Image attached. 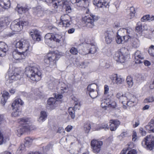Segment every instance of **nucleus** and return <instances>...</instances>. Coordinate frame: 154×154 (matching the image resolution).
<instances>
[{
  "instance_id": "obj_2",
  "label": "nucleus",
  "mask_w": 154,
  "mask_h": 154,
  "mask_svg": "<svg viewBox=\"0 0 154 154\" xmlns=\"http://www.w3.org/2000/svg\"><path fill=\"white\" fill-rule=\"evenodd\" d=\"M19 122L23 125L19 127L17 130L16 134L18 137H20L24 132H28L31 129V126L29 125L30 121L27 118H23L19 119Z\"/></svg>"
},
{
  "instance_id": "obj_47",
  "label": "nucleus",
  "mask_w": 154,
  "mask_h": 154,
  "mask_svg": "<svg viewBox=\"0 0 154 154\" xmlns=\"http://www.w3.org/2000/svg\"><path fill=\"white\" fill-rule=\"evenodd\" d=\"M110 104H109L108 107H111L112 108H115L116 107V103L115 102L111 100L110 99Z\"/></svg>"
},
{
  "instance_id": "obj_24",
  "label": "nucleus",
  "mask_w": 154,
  "mask_h": 154,
  "mask_svg": "<svg viewBox=\"0 0 154 154\" xmlns=\"http://www.w3.org/2000/svg\"><path fill=\"white\" fill-rule=\"evenodd\" d=\"M68 3L67 1H59L58 0H56L54 3L53 4V6L55 8H57L59 6H62L63 7H64L65 5Z\"/></svg>"
},
{
  "instance_id": "obj_40",
  "label": "nucleus",
  "mask_w": 154,
  "mask_h": 154,
  "mask_svg": "<svg viewBox=\"0 0 154 154\" xmlns=\"http://www.w3.org/2000/svg\"><path fill=\"white\" fill-rule=\"evenodd\" d=\"M142 26L141 22L139 21L137 22L136 27L135 30L136 32H139L142 31Z\"/></svg>"
},
{
  "instance_id": "obj_32",
  "label": "nucleus",
  "mask_w": 154,
  "mask_h": 154,
  "mask_svg": "<svg viewBox=\"0 0 154 154\" xmlns=\"http://www.w3.org/2000/svg\"><path fill=\"white\" fill-rule=\"evenodd\" d=\"M69 115L72 119H74L75 117V109L72 107H69L68 109Z\"/></svg>"
},
{
  "instance_id": "obj_50",
  "label": "nucleus",
  "mask_w": 154,
  "mask_h": 154,
  "mask_svg": "<svg viewBox=\"0 0 154 154\" xmlns=\"http://www.w3.org/2000/svg\"><path fill=\"white\" fill-rule=\"evenodd\" d=\"M126 103L127 105L130 107L133 106H135L137 103L135 102L134 103V102H133V101H131V100H128L126 101Z\"/></svg>"
},
{
  "instance_id": "obj_60",
  "label": "nucleus",
  "mask_w": 154,
  "mask_h": 154,
  "mask_svg": "<svg viewBox=\"0 0 154 154\" xmlns=\"http://www.w3.org/2000/svg\"><path fill=\"white\" fill-rule=\"evenodd\" d=\"M137 137L136 132L135 131H134L132 135V140L133 141H135L137 139Z\"/></svg>"
},
{
  "instance_id": "obj_36",
  "label": "nucleus",
  "mask_w": 154,
  "mask_h": 154,
  "mask_svg": "<svg viewBox=\"0 0 154 154\" xmlns=\"http://www.w3.org/2000/svg\"><path fill=\"white\" fill-rule=\"evenodd\" d=\"M126 82L129 88L131 87L133 85L134 82L133 78L130 76H127L126 79Z\"/></svg>"
},
{
  "instance_id": "obj_23",
  "label": "nucleus",
  "mask_w": 154,
  "mask_h": 154,
  "mask_svg": "<svg viewBox=\"0 0 154 154\" xmlns=\"http://www.w3.org/2000/svg\"><path fill=\"white\" fill-rule=\"evenodd\" d=\"M110 99L106 98L101 100V106L102 108L106 109L107 107H108L110 104Z\"/></svg>"
},
{
  "instance_id": "obj_8",
  "label": "nucleus",
  "mask_w": 154,
  "mask_h": 154,
  "mask_svg": "<svg viewBox=\"0 0 154 154\" xmlns=\"http://www.w3.org/2000/svg\"><path fill=\"white\" fill-rule=\"evenodd\" d=\"M60 20L61 21L60 22V24L62 25L63 27L66 28L69 27L72 23L71 18L67 14H65L62 16Z\"/></svg>"
},
{
  "instance_id": "obj_29",
  "label": "nucleus",
  "mask_w": 154,
  "mask_h": 154,
  "mask_svg": "<svg viewBox=\"0 0 154 154\" xmlns=\"http://www.w3.org/2000/svg\"><path fill=\"white\" fill-rule=\"evenodd\" d=\"M9 78L12 80H17L20 78V76L18 73H14L9 74Z\"/></svg>"
},
{
  "instance_id": "obj_59",
  "label": "nucleus",
  "mask_w": 154,
  "mask_h": 154,
  "mask_svg": "<svg viewBox=\"0 0 154 154\" xmlns=\"http://www.w3.org/2000/svg\"><path fill=\"white\" fill-rule=\"evenodd\" d=\"M154 51V45H152L149 47L148 52L150 55H153V54L152 53V51Z\"/></svg>"
},
{
  "instance_id": "obj_45",
  "label": "nucleus",
  "mask_w": 154,
  "mask_h": 154,
  "mask_svg": "<svg viewBox=\"0 0 154 154\" xmlns=\"http://www.w3.org/2000/svg\"><path fill=\"white\" fill-rule=\"evenodd\" d=\"M117 43L118 44L124 43L123 38L122 37L120 36L119 35H116V39Z\"/></svg>"
},
{
  "instance_id": "obj_56",
  "label": "nucleus",
  "mask_w": 154,
  "mask_h": 154,
  "mask_svg": "<svg viewBox=\"0 0 154 154\" xmlns=\"http://www.w3.org/2000/svg\"><path fill=\"white\" fill-rule=\"evenodd\" d=\"M132 35H125L123 37V40L124 41V43L125 42H126L128 41V39L131 38Z\"/></svg>"
},
{
  "instance_id": "obj_3",
  "label": "nucleus",
  "mask_w": 154,
  "mask_h": 154,
  "mask_svg": "<svg viewBox=\"0 0 154 154\" xmlns=\"http://www.w3.org/2000/svg\"><path fill=\"white\" fill-rule=\"evenodd\" d=\"M61 57L58 51L49 53L47 57V58L44 60L45 62L48 63L50 66H56V61Z\"/></svg>"
},
{
  "instance_id": "obj_25",
  "label": "nucleus",
  "mask_w": 154,
  "mask_h": 154,
  "mask_svg": "<svg viewBox=\"0 0 154 154\" xmlns=\"http://www.w3.org/2000/svg\"><path fill=\"white\" fill-rule=\"evenodd\" d=\"M130 93H127L125 94L124 95L122 94V96L120 98V100L119 101L122 104H125L124 102H126V101L128 100V98H129L130 97Z\"/></svg>"
},
{
  "instance_id": "obj_48",
  "label": "nucleus",
  "mask_w": 154,
  "mask_h": 154,
  "mask_svg": "<svg viewBox=\"0 0 154 154\" xmlns=\"http://www.w3.org/2000/svg\"><path fill=\"white\" fill-rule=\"evenodd\" d=\"M130 97L128 98V100H131V101H132L134 103L135 102L137 103L136 101L137 100V99L136 97L134 96V95L132 94H130Z\"/></svg>"
},
{
  "instance_id": "obj_28",
  "label": "nucleus",
  "mask_w": 154,
  "mask_h": 154,
  "mask_svg": "<svg viewBox=\"0 0 154 154\" xmlns=\"http://www.w3.org/2000/svg\"><path fill=\"white\" fill-rule=\"evenodd\" d=\"M9 22L7 18H5L2 20L0 21V27L5 28L9 24Z\"/></svg>"
},
{
  "instance_id": "obj_34",
  "label": "nucleus",
  "mask_w": 154,
  "mask_h": 154,
  "mask_svg": "<svg viewBox=\"0 0 154 154\" xmlns=\"http://www.w3.org/2000/svg\"><path fill=\"white\" fill-rule=\"evenodd\" d=\"M154 20V16L150 17L149 15H146L144 16L141 19V21L144 22L145 21L150 20L152 21Z\"/></svg>"
},
{
  "instance_id": "obj_62",
  "label": "nucleus",
  "mask_w": 154,
  "mask_h": 154,
  "mask_svg": "<svg viewBox=\"0 0 154 154\" xmlns=\"http://www.w3.org/2000/svg\"><path fill=\"white\" fill-rule=\"evenodd\" d=\"M139 131L142 136H145L146 134V131L144 130L142 128H140Z\"/></svg>"
},
{
  "instance_id": "obj_22",
  "label": "nucleus",
  "mask_w": 154,
  "mask_h": 154,
  "mask_svg": "<svg viewBox=\"0 0 154 154\" xmlns=\"http://www.w3.org/2000/svg\"><path fill=\"white\" fill-rule=\"evenodd\" d=\"M45 43L48 45L50 44L53 40V34L51 33H47L45 35Z\"/></svg>"
},
{
  "instance_id": "obj_10",
  "label": "nucleus",
  "mask_w": 154,
  "mask_h": 154,
  "mask_svg": "<svg viewBox=\"0 0 154 154\" xmlns=\"http://www.w3.org/2000/svg\"><path fill=\"white\" fill-rule=\"evenodd\" d=\"M28 55V53L19 52L17 50L13 51L12 53L13 57L17 60L24 59Z\"/></svg>"
},
{
  "instance_id": "obj_54",
  "label": "nucleus",
  "mask_w": 154,
  "mask_h": 154,
  "mask_svg": "<svg viewBox=\"0 0 154 154\" xmlns=\"http://www.w3.org/2000/svg\"><path fill=\"white\" fill-rule=\"evenodd\" d=\"M60 92L61 93H64L65 92H67L68 91V88L67 87H62L60 88Z\"/></svg>"
},
{
  "instance_id": "obj_57",
  "label": "nucleus",
  "mask_w": 154,
  "mask_h": 154,
  "mask_svg": "<svg viewBox=\"0 0 154 154\" xmlns=\"http://www.w3.org/2000/svg\"><path fill=\"white\" fill-rule=\"evenodd\" d=\"M53 145L51 144H49L47 146L44 147L43 149L46 151H47L49 150L50 149L52 148L53 147Z\"/></svg>"
},
{
  "instance_id": "obj_16",
  "label": "nucleus",
  "mask_w": 154,
  "mask_h": 154,
  "mask_svg": "<svg viewBox=\"0 0 154 154\" xmlns=\"http://www.w3.org/2000/svg\"><path fill=\"white\" fill-rule=\"evenodd\" d=\"M110 129L111 131H114L120 125V122L118 120H111L110 121Z\"/></svg>"
},
{
  "instance_id": "obj_33",
  "label": "nucleus",
  "mask_w": 154,
  "mask_h": 154,
  "mask_svg": "<svg viewBox=\"0 0 154 154\" xmlns=\"http://www.w3.org/2000/svg\"><path fill=\"white\" fill-rule=\"evenodd\" d=\"M62 36L58 34H53V41L59 43L61 40Z\"/></svg>"
},
{
  "instance_id": "obj_51",
  "label": "nucleus",
  "mask_w": 154,
  "mask_h": 154,
  "mask_svg": "<svg viewBox=\"0 0 154 154\" xmlns=\"http://www.w3.org/2000/svg\"><path fill=\"white\" fill-rule=\"evenodd\" d=\"M154 101V97H149L148 98H146L144 100V102L146 103L152 102Z\"/></svg>"
},
{
  "instance_id": "obj_14",
  "label": "nucleus",
  "mask_w": 154,
  "mask_h": 154,
  "mask_svg": "<svg viewBox=\"0 0 154 154\" xmlns=\"http://www.w3.org/2000/svg\"><path fill=\"white\" fill-rule=\"evenodd\" d=\"M8 50V45L5 42L0 41V56L3 57L5 56Z\"/></svg>"
},
{
  "instance_id": "obj_61",
  "label": "nucleus",
  "mask_w": 154,
  "mask_h": 154,
  "mask_svg": "<svg viewBox=\"0 0 154 154\" xmlns=\"http://www.w3.org/2000/svg\"><path fill=\"white\" fill-rule=\"evenodd\" d=\"M109 87L108 86L106 85H104V94H106L109 93Z\"/></svg>"
},
{
  "instance_id": "obj_26",
  "label": "nucleus",
  "mask_w": 154,
  "mask_h": 154,
  "mask_svg": "<svg viewBox=\"0 0 154 154\" xmlns=\"http://www.w3.org/2000/svg\"><path fill=\"white\" fill-rule=\"evenodd\" d=\"M13 112L11 114L12 116L14 117L19 116L21 114V110L20 108L12 107Z\"/></svg>"
},
{
  "instance_id": "obj_13",
  "label": "nucleus",
  "mask_w": 154,
  "mask_h": 154,
  "mask_svg": "<svg viewBox=\"0 0 154 154\" xmlns=\"http://www.w3.org/2000/svg\"><path fill=\"white\" fill-rule=\"evenodd\" d=\"M30 35L34 41H39L41 40V36L39 31L36 29L32 30L29 33Z\"/></svg>"
},
{
  "instance_id": "obj_19",
  "label": "nucleus",
  "mask_w": 154,
  "mask_h": 154,
  "mask_svg": "<svg viewBox=\"0 0 154 154\" xmlns=\"http://www.w3.org/2000/svg\"><path fill=\"white\" fill-rule=\"evenodd\" d=\"M9 96V93L8 92L5 91H3L1 98V103L3 105L5 104Z\"/></svg>"
},
{
  "instance_id": "obj_37",
  "label": "nucleus",
  "mask_w": 154,
  "mask_h": 154,
  "mask_svg": "<svg viewBox=\"0 0 154 154\" xmlns=\"http://www.w3.org/2000/svg\"><path fill=\"white\" fill-rule=\"evenodd\" d=\"M126 29L122 28L119 29L117 33L118 35L122 37V38L125 35Z\"/></svg>"
},
{
  "instance_id": "obj_52",
  "label": "nucleus",
  "mask_w": 154,
  "mask_h": 154,
  "mask_svg": "<svg viewBox=\"0 0 154 154\" xmlns=\"http://www.w3.org/2000/svg\"><path fill=\"white\" fill-rule=\"evenodd\" d=\"M100 129H108L109 127L108 125L107 124L104 123L101 124L100 127Z\"/></svg>"
},
{
  "instance_id": "obj_58",
  "label": "nucleus",
  "mask_w": 154,
  "mask_h": 154,
  "mask_svg": "<svg viewBox=\"0 0 154 154\" xmlns=\"http://www.w3.org/2000/svg\"><path fill=\"white\" fill-rule=\"evenodd\" d=\"M88 63L87 62H82L79 65V67L81 68H85L87 66Z\"/></svg>"
},
{
  "instance_id": "obj_12",
  "label": "nucleus",
  "mask_w": 154,
  "mask_h": 154,
  "mask_svg": "<svg viewBox=\"0 0 154 154\" xmlns=\"http://www.w3.org/2000/svg\"><path fill=\"white\" fill-rule=\"evenodd\" d=\"M105 41L107 44H110L114 40L115 35L113 31H107L104 33Z\"/></svg>"
},
{
  "instance_id": "obj_46",
  "label": "nucleus",
  "mask_w": 154,
  "mask_h": 154,
  "mask_svg": "<svg viewBox=\"0 0 154 154\" xmlns=\"http://www.w3.org/2000/svg\"><path fill=\"white\" fill-rule=\"evenodd\" d=\"M27 11V9L22 7L18 8L17 11L19 14H22Z\"/></svg>"
},
{
  "instance_id": "obj_31",
  "label": "nucleus",
  "mask_w": 154,
  "mask_h": 154,
  "mask_svg": "<svg viewBox=\"0 0 154 154\" xmlns=\"http://www.w3.org/2000/svg\"><path fill=\"white\" fill-rule=\"evenodd\" d=\"M57 101V100L54 98L53 97H51L48 99L47 101V108L48 109H49L48 108V106H52L53 105L55 104L56 101Z\"/></svg>"
},
{
  "instance_id": "obj_44",
  "label": "nucleus",
  "mask_w": 154,
  "mask_h": 154,
  "mask_svg": "<svg viewBox=\"0 0 154 154\" xmlns=\"http://www.w3.org/2000/svg\"><path fill=\"white\" fill-rule=\"evenodd\" d=\"M84 128L86 132H88L91 129V125L89 122L85 123L84 125Z\"/></svg>"
},
{
  "instance_id": "obj_11",
  "label": "nucleus",
  "mask_w": 154,
  "mask_h": 154,
  "mask_svg": "<svg viewBox=\"0 0 154 154\" xmlns=\"http://www.w3.org/2000/svg\"><path fill=\"white\" fill-rule=\"evenodd\" d=\"M10 28L14 32H19L22 29V26L20 25V20L17 19L11 23L10 25Z\"/></svg>"
},
{
  "instance_id": "obj_27",
  "label": "nucleus",
  "mask_w": 154,
  "mask_h": 154,
  "mask_svg": "<svg viewBox=\"0 0 154 154\" xmlns=\"http://www.w3.org/2000/svg\"><path fill=\"white\" fill-rule=\"evenodd\" d=\"M40 116L38 119L39 122H43L44 121L47 117V114L45 111H42L40 112Z\"/></svg>"
},
{
  "instance_id": "obj_5",
  "label": "nucleus",
  "mask_w": 154,
  "mask_h": 154,
  "mask_svg": "<svg viewBox=\"0 0 154 154\" xmlns=\"http://www.w3.org/2000/svg\"><path fill=\"white\" fill-rule=\"evenodd\" d=\"M99 18V17L91 14L85 16L83 19V21L86 27L92 28L95 26L94 22L97 21Z\"/></svg>"
},
{
  "instance_id": "obj_53",
  "label": "nucleus",
  "mask_w": 154,
  "mask_h": 154,
  "mask_svg": "<svg viewBox=\"0 0 154 154\" xmlns=\"http://www.w3.org/2000/svg\"><path fill=\"white\" fill-rule=\"evenodd\" d=\"M34 12L35 13H38L41 10V7L40 6H37L36 8L33 9Z\"/></svg>"
},
{
  "instance_id": "obj_20",
  "label": "nucleus",
  "mask_w": 154,
  "mask_h": 154,
  "mask_svg": "<svg viewBox=\"0 0 154 154\" xmlns=\"http://www.w3.org/2000/svg\"><path fill=\"white\" fill-rule=\"evenodd\" d=\"M23 101L20 98H17L12 103L11 106L12 107L20 108V106L19 105L22 106L23 105Z\"/></svg>"
},
{
  "instance_id": "obj_1",
  "label": "nucleus",
  "mask_w": 154,
  "mask_h": 154,
  "mask_svg": "<svg viewBox=\"0 0 154 154\" xmlns=\"http://www.w3.org/2000/svg\"><path fill=\"white\" fill-rule=\"evenodd\" d=\"M25 72L27 76L33 81H38L41 78L42 74L38 66L27 67Z\"/></svg>"
},
{
  "instance_id": "obj_55",
  "label": "nucleus",
  "mask_w": 154,
  "mask_h": 154,
  "mask_svg": "<svg viewBox=\"0 0 154 154\" xmlns=\"http://www.w3.org/2000/svg\"><path fill=\"white\" fill-rule=\"evenodd\" d=\"M126 30L125 33H127V35H132V34L133 33V31L132 29L130 28L126 29Z\"/></svg>"
},
{
  "instance_id": "obj_35",
  "label": "nucleus",
  "mask_w": 154,
  "mask_h": 154,
  "mask_svg": "<svg viewBox=\"0 0 154 154\" xmlns=\"http://www.w3.org/2000/svg\"><path fill=\"white\" fill-rule=\"evenodd\" d=\"M97 84L93 83L89 85L87 88L88 91H95V89L97 88Z\"/></svg>"
},
{
  "instance_id": "obj_38",
  "label": "nucleus",
  "mask_w": 154,
  "mask_h": 154,
  "mask_svg": "<svg viewBox=\"0 0 154 154\" xmlns=\"http://www.w3.org/2000/svg\"><path fill=\"white\" fill-rule=\"evenodd\" d=\"M89 94L90 96L92 98H95L98 96V92L97 91H89Z\"/></svg>"
},
{
  "instance_id": "obj_15",
  "label": "nucleus",
  "mask_w": 154,
  "mask_h": 154,
  "mask_svg": "<svg viewBox=\"0 0 154 154\" xmlns=\"http://www.w3.org/2000/svg\"><path fill=\"white\" fill-rule=\"evenodd\" d=\"M89 46L90 48L88 52L83 51L82 52H81V51L79 50V53L82 55H85L88 54H94L95 53L97 50L96 46L94 45H89Z\"/></svg>"
},
{
  "instance_id": "obj_18",
  "label": "nucleus",
  "mask_w": 154,
  "mask_h": 154,
  "mask_svg": "<svg viewBox=\"0 0 154 154\" xmlns=\"http://www.w3.org/2000/svg\"><path fill=\"white\" fill-rule=\"evenodd\" d=\"M0 5L5 9H8L10 6L9 0H0Z\"/></svg>"
},
{
  "instance_id": "obj_9",
  "label": "nucleus",
  "mask_w": 154,
  "mask_h": 154,
  "mask_svg": "<svg viewBox=\"0 0 154 154\" xmlns=\"http://www.w3.org/2000/svg\"><path fill=\"white\" fill-rule=\"evenodd\" d=\"M103 145L102 141L94 139L91 141V146L93 152L96 153H98L101 149V146Z\"/></svg>"
},
{
  "instance_id": "obj_42",
  "label": "nucleus",
  "mask_w": 154,
  "mask_h": 154,
  "mask_svg": "<svg viewBox=\"0 0 154 154\" xmlns=\"http://www.w3.org/2000/svg\"><path fill=\"white\" fill-rule=\"evenodd\" d=\"M69 52L72 54L76 55L77 54L78 52V50L75 47H72L70 50Z\"/></svg>"
},
{
  "instance_id": "obj_30",
  "label": "nucleus",
  "mask_w": 154,
  "mask_h": 154,
  "mask_svg": "<svg viewBox=\"0 0 154 154\" xmlns=\"http://www.w3.org/2000/svg\"><path fill=\"white\" fill-rule=\"evenodd\" d=\"M104 2V0H94L93 4L98 8H102L103 7Z\"/></svg>"
},
{
  "instance_id": "obj_6",
  "label": "nucleus",
  "mask_w": 154,
  "mask_h": 154,
  "mask_svg": "<svg viewBox=\"0 0 154 154\" xmlns=\"http://www.w3.org/2000/svg\"><path fill=\"white\" fill-rule=\"evenodd\" d=\"M141 144L147 149L152 150L154 149V136L151 135H147L142 141Z\"/></svg>"
},
{
  "instance_id": "obj_4",
  "label": "nucleus",
  "mask_w": 154,
  "mask_h": 154,
  "mask_svg": "<svg viewBox=\"0 0 154 154\" xmlns=\"http://www.w3.org/2000/svg\"><path fill=\"white\" fill-rule=\"evenodd\" d=\"M127 49L125 48H122L116 51L114 56V59L117 61L123 63L126 60V55Z\"/></svg>"
},
{
  "instance_id": "obj_39",
  "label": "nucleus",
  "mask_w": 154,
  "mask_h": 154,
  "mask_svg": "<svg viewBox=\"0 0 154 154\" xmlns=\"http://www.w3.org/2000/svg\"><path fill=\"white\" fill-rule=\"evenodd\" d=\"M130 12L129 14V16L130 17V19H131L135 16L136 11L135 8L132 7L130 8Z\"/></svg>"
},
{
  "instance_id": "obj_21",
  "label": "nucleus",
  "mask_w": 154,
  "mask_h": 154,
  "mask_svg": "<svg viewBox=\"0 0 154 154\" xmlns=\"http://www.w3.org/2000/svg\"><path fill=\"white\" fill-rule=\"evenodd\" d=\"M154 127V117H153L150 121L148 125L145 126L146 129L149 130L151 132L154 133V128H152Z\"/></svg>"
},
{
  "instance_id": "obj_49",
  "label": "nucleus",
  "mask_w": 154,
  "mask_h": 154,
  "mask_svg": "<svg viewBox=\"0 0 154 154\" xmlns=\"http://www.w3.org/2000/svg\"><path fill=\"white\" fill-rule=\"evenodd\" d=\"M64 6L66 8V12L69 13L71 12L72 10L70 6L68 4V3H66V4Z\"/></svg>"
},
{
  "instance_id": "obj_17",
  "label": "nucleus",
  "mask_w": 154,
  "mask_h": 154,
  "mask_svg": "<svg viewBox=\"0 0 154 154\" xmlns=\"http://www.w3.org/2000/svg\"><path fill=\"white\" fill-rule=\"evenodd\" d=\"M112 80L114 83L118 85L122 83L124 81V79L122 78L121 76L118 75L117 74H115L112 75Z\"/></svg>"
},
{
  "instance_id": "obj_63",
  "label": "nucleus",
  "mask_w": 154,
  "mask_h": 154,
  "mask_svg": "<svg viewBox=\"0 0 154 154\" xmlns=\"http://www.w3.org/2000/svg\"><path fill=\"white\" fill-rule=\"evenodd\" d=\"M20 25H22V29L23 28V26H25L28 24V22L27 21H25L24 20H22L21 21H20Z\"/></svg>"
},
{
  "instance_id": "obj_7",
  "label": "nucleus",
  "mask_w": 154,
  "mask_h": 154,
  "mask_svg": "<svg viewBox=\"0 0 154 154\" xmlns=\"http://www.w3.org/2000/svg\"><path fill=\"white\" fill-rule=\"evenodd\" d=\"M16 48H18L23 52L28 53L29 54V48L30 45L29 42L26 40L22 39L16 43L15 45Z\"/></svg>"
},
{
  "instance_id": "obj_64",
  "label": "nucleus",
  "mask_w": 154,
  "mask_h": 154,
  "mask_svg": "<svg viewBox=\"0 0 154 154\" xmlns=\"http://www.w3.org/2000/svg\"><path fill=\"white\" fill-rule=\"evenodd\" d=\"M137 152L136 150L133 149L129 150L127 153V154H136Z\"/></svg>"
},
{
  "instance_id": "obj_41",
  "label": "nucleus",
  "mask_w": 154,
  "mask_h": 154,
  "mask_svg": "<svg viewBox=\"0 0 154 154\" xmlns=\"http://www.w3.org/2000/svg\"><path fill=\"white\" fill-rule=\"evenodd\" d=\"M32 141V139L29 137H27L25 138V146H28L31 144Z\"/></svg>"
},
{
  "instance_id": "obj_43",
  "label": "nucleus",
  "mask_w": 154,
  "mask_h": 154,
  "mask_svg": "<svg viewBox=\"0 0 154 154\" xmlns=\"http://www.w3.org/2000/svg\"><path fill=\"white\" fill-rule=\"evenodd\" d=\"M136 60L135 63H142L140 59L143 60L144 59V57H143L142 55L140 54H139V56L138 57H134Z\"/></svg>"
}]
</instances>
